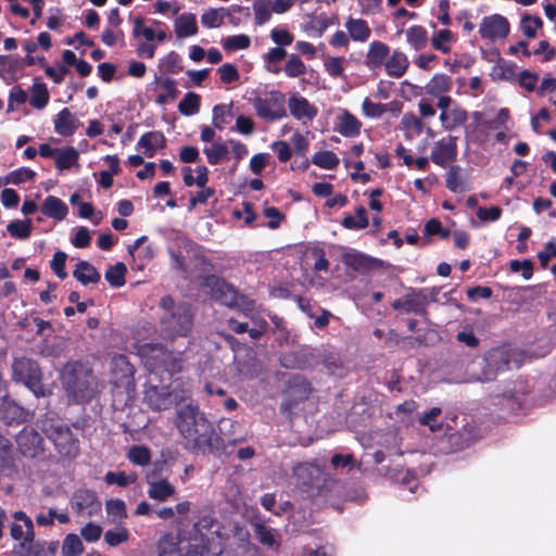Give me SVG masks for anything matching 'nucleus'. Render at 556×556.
<instances>
[{
  "instance_id": "f257e3e1",
  "label": "nucleus",
  "mask_w": 556,
  "mask_h": 556,
  "mask_svg": "<svg viewBox=\"0 0 556 556\" xmlns=\"http://www.w3.org/2000/svg\"><path fill=\"white\" fill-rule=\"evenodd\" d=\"M174 422L182 438L185 450L189 452L206 455L220 448L224 443L220 435L215 432L213 424L197 405L180 406Z\"/></svg>"
},
{
  "instance_id": "f03ea898",
  "label": "nucleus",
  "mask_w": 556,
  "mask_h": 556,
  "mask_svg": "<svg viewBox=\"0 0 556 556\" xmlns=\"http://www.w3.org/2000/svg\"><path fill=\"white\" fill-rule=\"evenodd\" d=\"M194 314L191 304L176 302L172 295L162 296L159 302V325L161 333L170 340L187 337L193 327Z\"/></svg>"
},
{
  "instance_id": "7ed1b4c3",
  "label": "nucleus",
  "mask_w": 556,
  "mask_h": 556,
  "mask_svg": "<svg viewBox=\"0 0 556 556\" xmlns=\"http://www.w3.org/2000/svg\"><path fill=\"white\" fill-rule=\"evenodd\" d=\"M61 383L75 403H89L98 392V381L92 368L79 361L66 363L60 371Z\"/></svg>"
},
{
  "instance_id": "20e7f679",
  "label": "nucleus",
  "mask_w": 556,
  "mask_h": 556,
  "mask_svg": "<svg viewBox=\"0 0 556 556\" xmlns=\"http://www.w3.org/2000/svg\"><path fill=\"white\" fill-rule=\"evenodd\" d=\"M525 361V353L509 344H503L491 349L483 358V367L479 380L493 381L500 372L518 369Z\"/></svg>"
},
{
  "instance_id": "39448f33",
  "label": "nucleus",
  "mask_w": 556,
  "mask_h": 556,
  "mask_svg": "<svg viewBox=\"0 0 556 556\" xmlns=\"http://www.w3.org/2000/svg\"><path fill=\"white\" fill-rule=\"evenodd\" d=\"M41 430L62 458L75 459L79 455V440L66 424L45 420Z\"/></svg>"
},
{
  "instance_id": "423d86ee",
  "label": "nucleus",
  "mask_w": 556,
  "mask_h": 556,
  "mask_svg": "<svg viewBox=\"0 0 556 556\" xmlns=\"http://www.w3.org/2000/svg\"><path fill=\"white\" fill-rule=\"evenodd\" d=\"M12 377L14 381L25 384L36 397L47 394L42 384V372L36 361L27 357L15 358L12 364Z\"/></svg>"
},
{
  "instance_id": "0eeeda50",
  "label": "nucleus",
  "mask_w": 556,
  "mask_h": 556,
  "mask_svg": "<svg viewBox=\"0 0 556 556\" xmlns=\"http://www.w3.org/2000/svg\"><path fill=\"white\" fill-rule=\"evenodd\" d=\"M296 485L311 496L319 495L325 486L324 470L313 463H300L293 468Z\"/></svg>"
},
{
  "instance_id": "6e6552de",
  "label": "nucleus",
  "mask_w": 556,
  "mask_h": 556,
  "mask_svg": "<svg viewBox=\"0 0 556 556\" xmlns=\"http://www.w3.org/2000/svg\"><path fill=\"white\" fill-rule=\"evenodd\" d=\"M200 286L202 289L207 290L215 302L228 307H235L238 305V300L240 298L239 292L224 278L214 274L206 275L202 277ZM241 299L245 298L241 296Z\"/></svg>"
},
{
  "instance_id": "1a4fd4ad",
  "label": "nucleus",
  "mask_w": 556,
  "mask_h": 556,
  "mask_svg": "<svg viewBox=\"0 0 556 556\" xmlns=\"http://www.w3.org/2000/svg\"><path fill=\"white\" fill-rule=\"evenodd\" d=\"M251 101L256 115L264 121L275 122L287 117L286 96L281 91L271 90L266 97H255Z\"/></svg>"
},
{
  "instance_id": "9d476101",
  "label": "nucleus",
  "mask_w": 556,
  "mask_h": 556,
  "mask_svg": "<svg viewBox=\"0 0 556 556\" xmlns=\"http://www.w3.org/2000/svg\"><path fill=\"white\" fill-rule=\"evenodd\" d=\"M312 393V384L302 375H292L283 391V400L281 403L282 412H292L300 403L306 401Z\"/></svg>"
},
{
  "instance_id": "9b49d317",
  "label": "nucleus",
  "mask_w": 556,
  "mask_h": 556,
  "mask_svg": "<svg viewBox=\"0 0 556 556\" xmlns=\"http://www.w3.org/2000/svg\"><path fill=\"white\" fill-rule=\"evenodd\" d=\"M111 383L116 388H123L126 391L135 388V367L129 362L128 356L115 354L110 363Z\"/></svg>"
},
{
  "instance_id": "f8f14e48",
  "label": "nucleus",
  "mask_w": 556,
  "mask_h": 556,
  "mask_svg": "<svg viewBox=\"0 0 556 556\" xmlns=\"http://www.w3.org/2000/svg\"><path fill=\"white\" fill-rule=\"evenodd\" d=\"M17 451L28 458H35L43 453V439L40 433L31 427H24L15 437Z\"/></svg>"
},
{
  "instance_id": "ddd939ff",
  "label": "nucleus",
  "mask_w": 556,
  "mask_h": 556,
  "mask_svg": "<svg viewBox=\"0 0 556 556\" xmlns=\"http://www.w3.org/2000/svg\"><path fill=\"white\" fill-rule=\"evenodd\" d=\"M428 298L424 290H412L404 296L392 302L391 306L394 311H403L405 313H414L427 318Z\"/></svg>"
},
{
  "instance_id": "4468645a",
  "label": "nucleus",
  "mask_w": 556,
  "mask_h": 556,
  "mask_svg": "<svg viewBox=\"0 0 556 556\" xmlns=\"http://www.w3.org/2000/svg\"><path fill=\"white\" fill-rule=\"evenodd\" d=\"M510 26L508 20L501 14L484 16L479 26V34L483 39L495 41L506 38Z\"/></svg>"
},
{
  "instance_id": "2eb2a0df",
  "label": "nucleus",
  "mask_w": 556,
  "mask_h": 556,
  "mask_svg": "<svg viewBox=\"0 0 556 556\" xmlns=\"http://www.w3.org/2000/svg\"><path fill=\"white\" fill-rule=\"evenodd\" d=\"M457 137L447 136L438 140L430 154V160L438 166L445 167L457 159Z\"/></svg>"
},
{
  "instance_id": "dca6fc26",
  "label": "nucleus",
  "mask_w": 556,
  "mask_h": 556,
  "mask_svg": "<svg viewBox=\"0 0 556 556\" xmlns=\"http://www.w3.org/2000/svg\"><path fill=\"white\" fill-rule=\"evenodd\" d=\"M153 352L152 361L156 370L166 371L170 376L182 371L185 362L180 353L164 348L153 349Z\"/></svg>"
},
{
  "instance_id": "f3484780",
  "label": "nucleus",
  "mask_w": 556,
  "mask_h": 556,
  "mask_svg": "<svg viewBox=\"0 0 556 556\" xmlns=\"http://www.w3.org/2000/svg\"><path fill=\"white\" fill-rule=\"evenodd\" d=\"M30 417V413L17 404L9 396H4L0 402V419L5 425H20L27 421Z\"/></svg>"
},
{
  "instance_id": "a211bd4d",
  "label": "nucleus",
  "mask_w": 556,
  "mask_h": 556,
  "mask_svg": "<svg viewBox=\"0 0 556 556\" xmlns=\"http://www.w3.org/2000/svg\"><path fill=\"white\" fill-rule=\"evenodd\" d=\"M170 396L172 392L167 386H144L143 401L153 410L166 409L170 405Z\"/></svg>"
},
{
  "instance_id": "6ab92c4d",
  "label": "nucleus",
  "mask_w": 556,
  "mask_h": 556,
  "mask_svg": "<svg viewBox=\"0 0 556 556\" xmlns=\"http://www.w3.org/2000/svg\"><path fill=\"white\" fill-rule=\"evenodd\" d=\"M208 552V546L204 540L200 543H188L181 547L177 543H164L160 545V556H204Z\"/></svg>"
},
{
  "instance_id": "aec40b11",
  "label": "nucleus",
  "mask_w": 556,
  "mask_h": 556,
  "mask_svg": "<svg viewBox=\"0 0 556 556\" xmlns=\"http://www.w3.org/2000/svg\"><path fill=\"white\" fill-rule=\"evenodd\" d=\"M288 106L290 114L299 121L304 118L312 121L318 114V110L313 103L296 93L290 96Z\"/></svg>"
},
{
  "instance_id": "412c9836",
  "label": "nucleus",
  "mask_w": 556,
  "mask_h": 556,
  "mask_svg": "<svg viewBox=\"0 0 556 556\" xmlns=\"http://www.w3.org/2000/svg\"><path fill=\"white\" fill-rule=\"evenodd\" d=\"M390 54V47L380 40H374L369 43L364 64L370 71L380 70Z\"/></svg>"
},
{
  "instance_id": "4be33fe9",
  "label": "nucleus",
  "mask_w": 556,
  "mask_h": 556,
  "mask_svg": "<svg viewBox=\"0 0 556 556\" xmlns=\"http://www.w3.org/2000/svg\"><path fill=\"white\" fill-rule=\"evenodd\" d=\"M167 144L166 137L162 131L152 130L144 132L137 142V149H143L147 157H153L156 150L165 149Z\"/></svg>"
},
{
  "instance_id": "5701e85b",
  "label": "nucleus",
  "mask_w": 556,
  "mask_h": 556,
  "mask_svg": "<svg viewBox=\"0 0 556 556\" xmlns=\"http://www.w3.org/2000/svg\"><path fill=\"white\" fill-rule=\"evenodd\" d=\"M80 125V122L67 108L62 109L54 118V131L63 137L74 135Z\"/></svg>"
},
{
  "instance_id": "b1692460",
  "label": "nucleus",
  "mask_w": 556,
  "mask_h": 556,
  "mask_svg": "<svg viewBox=\"0 0 556 556\" xmlns=\"http://www.w3.org/2000/svg\"><path fill=\"white\" fill-rule=\"evenodd\" d=\"M409 61L407 55L401 50H393L384 63V70L388 76L401 78L408 70Z\"/></svg>"
},
{
  "instance_id": "393cba45",
  "label": "nucleus",
  "mask_w": 556,
  "mask_h": 556,
  "mask_svg": "<svg viewBox=\"0 0 556 556\" xmlns=\"http://www.w3.org/2000/svg\"><path fill=\"white\" fill-rule=\"evenodd\" d=\"M148 496L159 502H165L176 493L175 486L167 479L151 480L147 479Z\"/></svg>"
},
{
  "instance_id": "a878e982",
  "label": "nucleus",
  "mask_w": 556,
  "mask_h": 556,
  "mask_svg": "<svg viewBox=\"0 0 556 556\" xmlns=\"http://www.w3.org/2000/svg\"><path fill=\"white\" fill-rule=\"evenodd\" d=\"M23 71L22 56L17 54L0 55V77L4 80L15 81L17 73Z\"/></svg>"
},
{
  "instance_id": "bb28decb",
  "label": "nucleus",
  "mask_w": 556,
  "mask_h": 556,
  "mask_svg": "<svg viewBox=\"0 0 556 556\" xmlns=\"http://www.w3.org/2000/svg\"><path fill=\"white\" fill-rule=\"evenodd\" d=\"M343 263L356 271H366L377 267L380 261L359 252H352L343 255Z\"/></svg>"
},
{
  "instance_id": "cd10ccee",
  "label": "nucleus",
  "mask_w": 556,
  "mask_h": 556,
  "mask_svg": "<svg viewBox=\"0 0 556 556\" xmlns=\"http://www.w3.org/2000/svg\"><path fill=\"white\" fill-rule=\"evenodd\" d=\"M15 470L12 442L0 434V476H11Z\"/></svg>"
},
{
  "instance_id": "c85d7f7f",
  "label": "nucleus",
  "mask_w": 556,
  "mask_h": 556,
  "mask_svg": "<svg viewBox=\"0 0 556 556\" xmlns=\"http://www.w3.org/2000/svg\"><path fill=\"white\" fill-rule=\"evenodd\" d=\"M349 36L357 42H366L371 36V28L364 18L349 17L344 24Z\"/></svg>"
},
{
  "instance_id": "c756f323",
  "label": "nucleus",
  "mask_w": 556,
  "mask_h": 556,
  "mask_svg": "<svg viewBox=\"0 0 556 556\" xmlns=\"http://www.w3.org/2000/svg\"><path fill=\"white\" fill-rule=\"evenodd\" d=\"M40 211L47 217L63 220L68 213V207L61 199L54 195H48L43 200Z\"/></svg>"
},
{
  "instance_id": "7c9ffc66",
  "label": "nucleus",
  "mask_w": 556,
  "mask_h": 556,
  "mask_svg": "<svg viewBox=\"0 0 556 556\" xmlns=\"http://www.w3.org/2000/svg\"><path fill=\"white\" fill-rule=\"evenodd\" d=\"M338 119L337 130L343 137L352 138L361 134L362 123L350 111L343 110Z\"/></svg>"
},
{
  "instance_id": "2f4dec72",
  "label": "nucleus",
  "mask_w": 556,
  "mask_h": 556,
  "mask_svg": "<svg viewBox=\"0 0 556 556\" xmlns=\"http://www.w3.org/2000/svg\"><path fill=\"white\" fill-rule=\"evenodd\" d=\"M73 276L81 285L98 283L101 275L98 269L87 261H79L73 271Z\"/></svg>"
},
{
  "instance_id": "473e14b6",
  "label": "nucleus",
  "mask_w": 556,
  "mask_h": 556,
  "mask_svg": "<svg viewBox=\"0 0 556 556\" xmlns=\"http://www.w3.org/2000/svg\"><path fill=\"white\" fill-rule=\"evenodd\" d=\"M439 118L446 130H453L467 122L468 113L462 106L456 105L447 112H441Z\"/></svg>"
},
{
  "instance_id": "72a5a7b5",
  "label": "nucleus",
  "mask_w": 556,
  "mask_h": 556,
  "mask_svg": "<svg viewBox=\"0 0 556 556\" xmlns=\"http://www.w3.org/2000/svg\"><path fill=\"white\" fill-rule=\"evenodd\" d=\"M155 81L163 90V92L159 93L155 99V102L159 105H165L168 101H173L178 97L179 90L177 89V83L174 78L168 76H155Z\"/></svg>"
},
{
  "instance_id": "f704fd0d",
  "label": "nucleus",
  "mask_w": 556,
  "mask_h": 556,
  "mask_svg": "<svg viewBox=\"0 0 556 556\" xmlns=\"http://www.w3.org/2000/svg\"><path fill=\"white\" fill-rule=\"evenodd\" d=\"M174 26L178 38L194 36L198 33L197 18L193 13H182L175 20Z\"/></svg>"
},
{
  "instance_id": "c9c22d12",
  "label": "nucleus",
  "mask_w": 556,
  "mask_h": 556,
  "mask_svg": "<svg viewBox=\"0 0 556 556\" xmlns=\"http://www.w3.org/2000/svg\"><path fill=\"white\" fill-rule=\"evenodd\" d=\"M49 99L50 96L47 85L39 81L38 78H35V81L30 87L29 104L37 110H42L49 103Z\"/></svg>"
},
{
  "instance_id": "e433bc0d",
  "label": "nucleus",
  "mask_w": 556,
  "mask_h": 556,
  "mask_svg": "<svg viewBox=\"0 0 556 556\" xmlns=\"http://www.w3.org/2000/svg\"><path fill=\"white\" fill-rule=\"evenodd\" d=\"M25 556H55L59 549L58 541H37L26 545Z\"/></svg>"
},
{
  "instance_id": "4c0bfd02",
  "label": "nucleus",
  "mask_w": 556,
  "mask_h": 556,
  "mask_svg": "<svg viewBox=\"0 0 556 556\" xmlns=\"http://www.w3.org/2000/svg\"><path fill=\"white\" fill-rule=\"evenodd\" d=\"M279 364L286 369H300L303 370L308 366V361L305 354L298 351H290L281 354Z\"/></svg>"
},
{
  "instance_id": "58836bf2",
  "label": "nucleus",
  "mask_w": 556,
  "mask_h": 556,
  "mask_svg": "<svg viewBox=\"0 0 556 556\" xmlns=\"http://www.w3.org/2000/svg\"><path fill=\"white\" fill-rule=\"evenodd\" d=\"M406 40L416 51H419L428 45V31L421 25H413L406 30Z\"/></svg>"
},
{
  "instance_id": "ea45409f",
  "label": "nucleus",
  "mask_w": 556,
  "mask_h": 556,
  "mask_svg": "<svg viewBox=\"0 0 556 556\" xmlns=\"http://www.w3.org/2000/svg\"><path fill=\"white\" fill-rule=\"evenodd\" d=\"M79 153L74 147H65L58 149L55 155V167L59 170L70 169L72 166L77 164Z\"/></svg>"
},
{
  "instance_id": "a19ab883",
  "label": "nucleus",
  "mask_w": 556,
  "mask_h": 556,
  "mask_svg": "<svg viewBox=\"0 0 556 556\" xmlns=\"http://www.w3.org/2000/svg\"><path fill=\"white\" fill-rule=\"evenodd\" d=\"M453 86L452 78L445 74H435L427 84V93L431 96H439L447 92Z\"/></svg>"
},
{
  "instance_id": "79ce46f5",
  "label": "nucleus",
  "mask_w": 556,
  "mask_h": 556,
  "mask_svg": "<svg viewBox=\"0 0 556 556\" xmlns=\"http://www.w3.org/2000/svg\"><path fill=\"white\" fill-rule=\"evenodd\" d=\"M254 526V532L258 542L269 548L278 549L279 543L276 540L275 530L262 522H256Z\"/></svg>"
},
{
  "instance_id": "37998d69",
  "label": "nucleus",
  "mask_w": 556,
  "mask_h": 556,
  "mask_svg": "<svg viewBox=\"0 0 556 556\" xmlns=\"http://www.w3.org/2000/svg\"><path fill=\"white\" fill-rule=\"evenodd\" d=\"M31 227L33 222L30 218H25L23 220L15 219L8 224L7 230L11 237L20 240H26L30 237Z\"/></svg>"
},
{
  "instance_id": "c03bdc74",
  "label": "nucleus",
  "mask_w": 556,
  "mask_h": 556,
  "mask_svg": "<svg viewBox=\"0 0 556 556\" xmlns=\"http://www.w3.org/2000/svg\"><path fill=\"white\" fill-rule=\"evenodd\" d=\"M127 267L124 263L118 262L113 266H110L105 271L104 278L109 285L113 288H121L126 283Z\"/></svg>"
},
{
  "instance_id": "a18cd8bd",
  "label": "nucleus",
  "mask_w": 556,
  "mask_h": 556,
  "mask_svg": "<svg viewBox=\"0 0 556 556\" xmlns=\"http://www.w3.org/2000/svg\"><path fill=\"white\" fill-rule=\"evenodd\" d=\"M73 501L77 510L84 511L86 509L92 508V506L98 502V498L94 491L80 489L74 493Z\"/></svg>"
},
{
  "instance_id": "49530a36",
  "label": "nucleus",
  "mask_w": 556,
  "mask_h": 556,
  "mask_svg": "<svg viewBox=\"0 0 556 556\" xmlns=\"http://www.w3.org/2000/svg\"><path fill=\"white\" fill-rule=\"evenodd\" d=\"M201 98L198 93L189 91L180 100L178 104V111L185 116H191L200 111Z\"/></svg>"
},
{
  "instance_id": "de8ad7c7",
  "label": "nucleus",
  "mask_w": 556,
  "mask_h": 556,
  "mask_svg": "<svg viewBox=\"0 0 556 556\" xmlns=\"http://www.w3.org/2000/svg\"><path fill=\"white\" fill-rule=\"evenodd\" d=\"M312 163L324 169H334L340 163L338 155L330 150L318 151L312 156Z\"/></svg>"
},
{
  "instance_id": "09e8293b",
  "label": "nucleus",
  "mask_w": 556,
  "mask_h": 556,
  "mask_svg": "<svg viewBox=\"0 0 556 556\" xmlns=\"http://www.w3.org/2000/svg\"><path fill=\"white\" fill-rule=\"evenodd\" d=\"M232 117L231 104H216L213 108L212 123L215 128L223 130Z\"/></svg>"
},
{
  "instance_id": "8fccbe9b",
  "label": "nucleus",
  "mask_w": 556,
  "mask_h": 556,
  "mask_svg": "<svg viewBox=\"0 0 556 556\" xmlns=\"http://www.w3.org/2000/svg\"><path fill=\"white\" fill-rule=\"evenodd\" d=\"M229 12L224 9H208L201 15V23L206 28H217L223 24L224 15Z\"/></svg>"
},
{
  "instance_id": "3c124183",
  "label": "nucleus",
  "mask_w": 556,
  "mask_h": 556,
  "mask_svg": "<svg viewBox=\"0 0 556 556\" xmlns=\"http://www.w3.org/2000/svg\"><path fill=\"white\" fill-rule=\"evenodd\" d=\"M460 166L451 165L445 174V187L451 192H463L466 190V186L460 180Z\"/></svg>"
},
{
  "instance_id": "603ef678",
  "label": "nucleus",
  "mask_w": 556,
  "mask_h": 556,
  "mask_svg": "<svg viewBox=\"0 0 556 556\" xmlns=\"http://www.w3.org/2000/svg\"><path fill=\"white\" fill-rule=\"evenodd\" d=\"M255 24L261 26L271 17V0H255L253 3Z\"/></svg>"
},
{
  "instance_id": "864d4df0",
  "label": "nucleus",
  "mask_w": 556,
  "mask_h": 556,
  "mask_svg": "<svg viewBox=\"0 0 556 556\" xmlns=\"http://www.w3.org/2000/svg\"><path fill=\"white\" fill-rule=\"evenodd\" d=\"M529 392L530 390L527 381L519 380L515 382L513 390H509L502 395H496V397L513 401L514 403H517L518 407H521L523 404V399H521V396H526Z\"/></svg>"
},
{
  "instance_id": "5fc2aeb1",
  "label": "nucleus",
  "mask_w": 556,
  "mask_h": 556,
  "mask_svg": "<svg viewBox=\"0 0 556 556\" xmlns=\"http://www.w3.org/2000/svg\"><path fill=\"white\" fill-rule=\"evenodd\" d=\"M15 521H22L25 528L24 541L20 543L22 548H25L27 544L35 542V529L33 520L23 510H17L13 514Z\"/></svg>"
},
{
  "instance_id": "6e6d98bb",
  "label": "nucleus",
  "mask_w": 556,
  "mask_h": 556,
  "mask_svg": "<svg viewBox=\"0 0 556 556\" xmlns=\"http://www.w3.org/2000/svg\"><path fill=\"white\" fill-rule=\"evenodd\" d=\"M207 162L211 165L219 164L229 153L227 146L223 142H214L211 147L204 148Z\"/></svg>"
},
{
  "instance_id": "4d7b16f0",
  "label": "nucleus",
  "mask_w": 556,
  "mask_h": 556,
  "mask_svg": "<svg viewBox=\"0 0 556 556\" xmlns=\"http://www.w3.org/2000/svg\"><path fill=\"white\" fill-rule=\"evenodd\" d=\"M283 72L287 77L295 78L306 73V65L299 54L292 53L285 64Z\"/></svg>"
},
{
  "instance_id": "13d9d810",
  "label": "nucleus",
  "mask_w": 556,
  "mask_h": 556,
  "mask_svg": "<svg viewBox=\"0 0 556 556\" xmlns=\"http://www.w3.org/2000/svg\"><path fill=\"white\" fill-rule=\"evenodd\" d=\"M181 58L176 51H170L160 59V68L168 74H178L182 71Z\"/></svg>"
},
{
  "instance_id": "bf43d9fd",
  "label": "nucleus",
  "mask_w": 556,
  "mask_h": 556,
  "mask_svg": "<svg viewBox=\"0 0 556 556\" xmlns=\"http://www.w3.org/2000/svg\"><path fill=\"white\" fill-rule=\"evenodd\" d=\"M128 459L137 466H146L151 462V452L144 445H134L129 448Z\"/></svg>"
},
{
  "instance_id": "052dcab7",
  "label": "nucleus",
  "mask_w": 556,
  "mask_h": 556,
  "mask_svg": "<svg viewBox=\"0 0 556 556\" xmlns=\"http://www.w3.org/2000/svg\"><path fill=\"white\" fill-rule=\"evenodd\" d=\"M250 45L251 39L248 35L244 34L228 36L222 41V46L226 51L248 49Z\"/></svg>"
},
{
  "instance_id": "680f3d73",
  "label": "nucleus",
  "mask_w": 556,
  "mask_h": 556,
  "mask_svg": "<svg viewBox=\"0 0 556 556\" xmlns=\"http://www.w3.org/2000/svg\"><path fill=\"white\" fill-rule=\"evenodd\" d=\"M84 552L83 542L78 535L70 533L62 544L63 556H79Z\"/></svg>"
},
{
  "instance_id": "e2e57ef3",
  "label": "nucleus",
  "mask_w": 556,
  "mask_h": 556,
  "mask_svg": "<svg viewBox=\"0 0 556 556\" xmlns=\"http://www.w3.org/2000/svg\"><path fill=\"white\" fill-rule=\"evenodd\" d=\"M543 26V21L538 15L526 14L521 18V30L527 38H535L536 29Z\"/></svg>"
},
{
  "instance_id": "0e129e2a",
  "label": "nucleus",
  "mask_w": 556,
  "mask_h": 556,
  "mask_svg": "<svg viewBox=\"0 0 556 556\" xmlns=\"http://www.w3.org/2000/svg\"><path fill=\"white\" fill-rule=\"evenodd\" d=\"M453 39V33L447 29H441L431 38V45L433 49L442 52V53H450L451 52V46L446 45L445 42H448Z\"/></svg>"
},
{
  "instance_id": "69168bd1",
  "label": "nucleus",
  "mask_w": 556,
  "mask_h": 556,
  "mask_svg": "<svg viewBox=\"0 0 556 556\" xmlns=\"http://www.w3.org/2000/svg\"><path fill=\"white\" fill-rule=\"evenodd\" d=\"M36 176V173L27 167H21L18 169L10 172L5 178V184H12V185H21L23 182H26L28 180H33Z\"/></svg>"
},
{
  "instance_id": "338daca9",
  "label": "nucleus",
  "mask_w": 556,
  "mask_h": 556,
  "mask_svg": "<svg viewBox=\"0 0 556 556\" xmlns=\"http://www.w3.org/2000/svg\"><path fill=\"white\" fill-rule=\"evenodd\" d=\"M387 111V104L372 102L368 97L363 100L362 112L366 117L380 118Z\"/></svg>"
},
{
  "instance_id": "774afa93",
  "label": "nucleus",
  "mask_w": 556,
  "mask_h": 556,
  "mask_svg": "<svg viewBox=\"0 0 556 556\" xmlns=\"http://www.w3.org/2000/svg\"><path fill=\"white\" fill-rule=\"evenodd\" d=\"M67 254L63 251H56L53 254L52 260L50 261V267L52 271L55 274L58 278L61 280L67 277V271L65 270Z\"/></svg>"
}]
</instances>
